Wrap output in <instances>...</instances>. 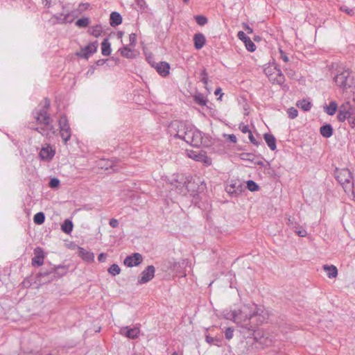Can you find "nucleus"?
Here are the masks:
<instances>
[{
	"label": "nucleus",
	"instance_id": "obj_40",
	"mask_svg": "<svg viewBox=\"0 0 355 355\" xmlns=\"http://www.w3.org/2000/svg\"><path fill=\"white\" fill-rule=\"evenodd\" d=\"M89 24V19L87 17H82L76 21V25L78 27H87Z\"/></svg>",
	"mask_w": 355,
	"mask_h": 355
},
{
	"label": "nucleus",
	"instance_id": "obj_29",
	"mask_svg": "<svg viewBox=\"0 0 355 355\" xmlns=\"http://www.w3.org/2000/svg\"><path fill=\"white\" fill-rule=\"evenodd\" d=\"M273 69L276 71L277 73L276 76L274 78L272 77L270 80L273 81V83H276L278 85H282L285 81L284 74L282 73V71L279 69H277L276 67Z\"/></svg>",
	"mask_w": 355,
	"mask_h": 355
},
{
	"label": "nucleus",
	"instance_id": "obj_23",
	"mask_svg": "<svg viewBox=\"0 0 355 355\" xmlns=\"http://www.w3.org/2000/svg\"><path fill=\"white\" fill-rule=\"evenodd\" d=\"M263 138L270 149L275 150L277 148L275 137L271 134L266 133L263 135Z\"/></svg>",
	"mask_w": 355,
	"mask_h": 355
},
{
	"label": "nucleus",
	"instance_id": "obj_46",
	"mask_svg": "<svg viewBox=\"0 0 355 355\" xmlns=\"http://www.w3.org/2000/svg\"><path fill=\"white\" fill-rule=\"evenodd\" d=\"M340 10L343 12H345V13H347L348 15L349 16H352L354 15L355 12H354V10L352 9V8H348L347 6L345 5H343L340 7Z\"/></svg>",
	"mask_w": 355,
	"mask_h": 355
},
{
	"label": "nucleus",
	"instance_id": "obj_16",
	"mask_svg": "<svg viewBox=\"0 0 355 355\" xmlns=\"http://www.w3.org/2000/svg\"><path fill=\"white\" fill-rule=\"evenodd\" d=\"M237 37L239 40L243 41L245 45L246 49L250 51L253 52L256 49L255 44L252 42L249 37H248L245 33L243 31H239L237 34Z\"/></svg>",
	"mask_w": 355,
	"mask_h": 355
},
{
	"label": "nucleus",
	"instance_id": "obj_30",
	"mask_svg": "<svg viewBox=\"0 0 355 355\" xmlns=\"http://www.w3.org/2000/svg\"><path fill=\"white\" fill-rule=\"evenodd\" d=\"M73 223L69 219H66L61 225V230L66 234H70L73 230Z\"/></svg>",
	"mask_w": 355,
	"mask_h": 355
},
{
	"label": "nucleus",
	"instance_id": "obj_62",
	"mask_svg": "<svg viewBox=\"0 0 355 355\" xmlns=\"http://www.w3.org/2000/svg\"><path fill=\"white\" fill-rule=\"evenodd\" d=\"M221 92H222V89H221L220 87L217 88V89H216V91L214 92V94H215L216 96H217V95H218V94H220V97H219V99H221V98H222V95H223V94L221 93Z\"/></svg>",
	"mask_w": 355,
	"mask_h": 355
},
{
	"label": "nucleus",
	"instance_id": "obj_43",
	"mask_svg": "<svg viewBox=\"0 0 355 355\" xmlns=\"http://www.w3.org/2000/svg\"><path fill=\"white\" fill-rule=\"evenodd\" d=\"M194 18L197 24L200 26H204L208 21L207 18L203 15H196Z\"/></svg>",
	"mask_w": 355,
	"mask_h": 355
},
{
	"label": "nucleus",
	"instance_id": "obj_12",
	"mask_svg": "<svg viewBox=\"0 0 355 355\" xmlns=\"http://www.w3.org/2000/svg\"><path fill=\"white\" fill-rule=\"evenodd\" d=\"M143 261V257L138 252L133 253L130 256H128L123 263L128 267H133L139 266Z\"/></svg>",
	"mask_w": 355,
	"mask_h": 355
},
{
	"label": "nucleus",
	"instance_id": "obj_8",
	"mask_svg": "<svg viewBox=\"0 0 355 355\" xmlns=\"http://www.w3.org/2000/svg\"><path fill=\"white\" fill-rule=\"evenodd\" d=\"M202 182L198 177H191L190 179H187L184 181L183 187H185L186 190L192 193L198 192L201 189Z\"/></svg>",
	"mask_w": 355,
	"mask_h": 355
},
{
	"label": "nucleus",
	"instance_id": "obj_15",
	"mask_svg": "<svg viewBox=\"0 0 355 355\" xmlns=\"http://www.w3.org/2000/svg\"><path fill=\"white\" fill-rule=\"evenodd\" d=\"M189 157L197 161L200 162L205 164L207 166H209L211 164V160L209 157H208L205 153H197L195 151H191L189 154Z\"/></svg>",
	"mask_w": 355,
	"mask_h": 355
},
{
	"label": "nucleus",
	"instance_id": "obj_7",
	"mask_svg": "<svg viewBox=\"0 0 355 355\" xmlns=\"http://www.w3.org/2000/svg\"><path fill=\"white\" fill-rule=\"evenodd\" d=\"M334 80L336 85L343 91L349 88L352 83V78L350 77V73L348 70H345L341 73H338L334 77Z\"/></svg>",
	"mask_w": 355,
	"mask_h": 355
},
{
	"label": "nucleus",
	"instance_id": "obj_59",
	"mask_svg": "<svg viewBox=\"0 0 355 355\" xmlns=\"http://www.w3.org/2000/svg\"><path fill=\"white\" fill-rule=\"evenodd\" d=\"M228 139L232 143H236L237 141L236 137L233 134L228 135Z\"/></svg>",
	"mask_w": 355,
	"mask_h": 355
},
{
	"label": "nucleus",
	"instance_id": "obj_49",
	"mask_svg": "<svg viewBox=\"0 0 355 355\" xmlns=\"http://www.w3.org/2000/svg\"><path fill=\"white\" fill-rule=\"evenodd\" d=\"M129 44L127 45L128 46H135V44H136V42H137V35L135 33H131L130 35H129Z\"/></svg>",
	"mask_w": 355,
	"mask_h": 355
},
{
	"label": "nucleus",
	"instance_id": "obj_11",
	"mask_svg": "<svg viewBox=\"0 0 355 355\" xmlns=\"http://www.w3.org/2000/svg\"><path fill=\"white\" fill-rule=\"evenodd\" d=\"M155 269L153 266H148L141 273L138 284H143L150 281L155 276Z\"/></svg>",
	"mask_w": 355,
	"mask_h": 355
},
{
	"label": "nucleus",
	"instance_id": "obj_26",
	"mask_svg": "<svg viewBox=\"0 0 355 355\" xmlns=\"http://www.w3.org/2000/svg\"><path fill=\"white\" fill-rule=\"evenodd\" d=\"M323 269L327 272V277L330 279L335 278L338 275L337 268L334 265H324Z\"/></svg>",
	"mask_w": 355,
	"mask_h": 355
},
{
	"label": "nucleus",
	"instance_id": "obj_63",
	"mask_svg": "<svg viewBox=\"0 0 355 355\" xmlns=\"http://www.w3.org/2000/svg\"><path fill=\"white\" fill-rule=\"evenodd\" d=\"M206 341L209 343V344H211L213 343V342L214 341V338L213 337H211V336H206Z\"/></svg>",
	"mask_w": 355,
	"mask_h": 355
},
{
	"label": "nucleus",
	"instance_id": "obj_31",
	"mask_svg": "<svg viewBox=\"0 0 355 355\" xmlns=\"http://www.w3.org/2000/svg\"><path fill=\"white\" fill-rule=\"evenodd\" d=\"M337 109H338V104L334 101H331L329 103V105L324 107L325 112L329 115H331V116L334 115L336 112Z\"/></svg>",
	"mask_w": 355,
	"mask_h": 355
},
{
	"label": "nucleus",
	"instance_id": "obj_34",
	"mask_svg": "<svg viewBox=\"0 0 355 355\" xmlns=\"http://www.w3.org/2000/svg\"><path fill=\"white\" fill-rule=\"evenodd\" d=\"M194 101L201 106H205L207 104V99L202 94H198L194 96Z\"/></svg>",
	"mask_w": 355,
	"mask_h": 355
},
{
	"label": "nucleus",
	"instance_id": "obj_13",
	"mask_svg": "<svg viewBox=\"0 0 355 355\" xmlns=\"http://www.w3.org/2000/svg\"><path fill=\"white\" fill-rule=\"evenodd\" d=\"M44 259V250L40 247L34 249V257L32 259L31 264L33 266H40L43 265Z\"/></svg>",
	"mask_w": 355,
	"mask_h": 355
},
{
	"label": "nucleus",
	"instance_id": "obj_17",
	"mask_svg": "<svg viewBox=\"0 0 355 355\" xmlns=\"http://www.w3.org/2000/svg\"><path fill=\"white\" fill-rule=\"evenodd\" d=\"M33 130L40 133L42 136L51 137L56 132L54 126L51 124L50 125H43L41 127L33 128Z\"/></svg>",
	"mask_w": 355,
	"mask_h": 355
},
{
	"label": "nucleus",
	"instance_id": "obj_14",
	"mask_svg": "<svg viewBox=\"0 0 355 355\" xmlns=\"http://www.w3.org/2000/svg\"><path fill=\"white\" fill-rule=\"evenodd\" d=\"M287 225L292 229L299 236L304 237L306 236V231L301 227L297 222L294 221V218H288Z\"/></svg>",
	"mask_w": 355,
	"mask_h": 355
},
{
	"label": "nucleus",
	"instance_id": "obj_39",
	"mask_svg": "<svg viewBox=\"0 0 355 355\" xmlns=\"http://www.w3.org/2000/svg\"><path fill=\"white\" fill-rule=\"evenodd\" d=\"M108 272L113 276H116V275H119L121 272L120 267L116 264L114 263L111 265V266L108 268Z\"/></svg>",
	"mask_w": 355,
	"mask_h": 355
},
{
	"label": "nucleus",
	"instance_id": "obj_45",
	"mask_svg": "<svg viewBox=\"0 0 355 355\" xmlns=\"http://www.w3.org/2000/svg\"><path fill=\"white\" fill-rule=\"evenodd\" d=\"M288 117L291 119H294L297 116L298 111L295 107H290L287 110Z\"/></svg>",
	"mask_w": 355,
	"mask_h": 355
},
{
	"label": "nucleus",
	"instance_id": "obj_3",
	"mask_svg": "<svg viewBox=\"0 0 355 355\" xmlns=\"http://www.w3.org/2000/svg\"><path fill=\"white\" fill-rule=\"evenodd\" d=\"M191 125V124L187 122L175 120L171 121L168 125V132L170 135H173L175 138L185 141Z\"/></svg>",
	"mask_w": 355,
	"mask_h": 355
},
{
	"label": "nucleus",
	"instance_id": "obj_4",
	"mask_svg": "<svg viewBox=\"0 0 355 355\" xmlns=\"http://www.w3.org/2000/svg\"><path fill=\"white\" fill-rule=\"evenodd\" d=\"M336 178L345 192L353 191L354 182L352 173L348 168L336 169Z\"/></svg>",
	"mask_w": 355,
	"mask_h": 355
},
{
	"label": "nucleus",
	"instance_id": "obj_28",
	"mask_svg": "<svg viewBox=\"0 0 355 355\" xmlns=\"http://www.w3.org/2000/svg\"><path fill=\"white\" fill-rule=\"evenodd\" d=\"M101 51L103 55L107 56L111 53V44L108 38H105L101 43Z\"/></svg>",
	"mask_w": 355,
	"mask_h": 355
},
{
	"label": "nucleus",
	"instance_id": "obj_20",
	"mask_svg": "<svg viewBox=\"0 0 355 355\" xmlns=\"http://www.w3.org/2000/svg\"><path fill=\"white\" fill-rule=\"evenodd\" d=\"M78 256L85 261L93 262L94 260V254L90 251H87L83 248H78Z\"/></svg>",
	"mask_w": 355,
	"mask_h": 355
},
{
	"label": "nucleus",
	"instance_id": "obj_27",
	"mask_svg": "<svg viewBox=\"0 0 355 355\" xmlns=\"http://www.w3.org/2000/svg\"><path fill=\"white\" fill-rule=\"evenodd\" d=\"M60 132L64 143L66 144L70 139L71 135L70 127L60 128Z\"/></svg>",
	"mask_w": 355,
	"mask_h": 355
},
{
	"label": "nucleus",
	"instance_id": "obj_2",
	"mask_svg": "<svg viewBox=\"0 0 355 355\" xmlns=\"http://www.w3.org/2000/svg\"><path fill=\"white\" fill-rule=\"evenodd\" d=\"M230 314V316L227 318H231L234 320V322L241 324L242 327L248 330H252V327L250 324H242V322H245L248 320H250L252 317L257 314V312L249 311V307L245 306L242 310H234L232 311Z\"/></svg>",
	"mask_w": 355,
	"mask_h": 355
},
{
	"label": "nucleus",
	"instance_id": "obj_44",
	"mask_svg": "<svg viewBox=\"0 0 355 355\" xmlns=\"http://www.w3.org/2000/svg\"><path fill=\"white\" fill-rule=\"evenodd\" d=\"M58 123L59 128H66L67 126H69L68 119L65 115H62L60 117Z\"/></svg>",
	"mask_w": 355,
	"mask_h": 355
},
{
	"label": "nucleus",
	"instance_id": "obj_18",
	"mask_svg": "<svg viewBox=\"0 0 355 355\" xmlns=\"http://www.w3.org/2000/svg\"><path fill=\"white\" fill-rule=\"evenodd\" d=\"M54 155L55 150L49 145L42 147L40 152V157L43 160H51Z\"/></svg>",
	"mask_w": 355,
	"mask_h": 355
},
{
	"label": "nucleus",
	"instance_id": "obj_32",
	"mask_svg": "<svg viewBox=\"0 0 355 355\" xmlns=\"http://www.w3.org/2000/svg\"><path fill=\"white\" fill-rule=\"evenodd\" d=\"M121 55L126 58H132L134 57V53L132 50L128 48V46H124L123 48L119 50Z\"/></svg>",
	"mask_w": 355,
	"mask_h": 355
},
{
	"label": "nucleus",
	"instance_id": "obj_10",
	"mask_svg": "<svg viewBox=\"0 0 355 355\" xmlns=\"http://www.w3.org/2000/svg\"><path fill=\"white\" fill-rule=\"evenodd\" d=\"M98 166L105 170L112 169L113 172H118L121 168L120 162L114 159H101L98 162Z\"/></svg>",
	"mask_w": 355,
	"mask_h": 355
},
{
	"label": "nucleus",
	"instance_id": "obj_19",
	"mask_svg": "<svg viewBox=\"0 0 355 355\" xmlns=\"http://www.w3.org/2000/svg\"><path fill=\"white\" fill-rule=\"evenodd\" d=\"M157 73L162 76H166L169 74L170 65L166 62H160L159 63L156 64V65L153 64Z\"/></svg>",
	"mask_w": 355,
	"mask_h": 355
},
{
	"label": "nucleus",
	"instance_id": "obj_36",
	"mask_svg": "<svg viewBox=\"0 0 355 355\" xmlns=\"http://www.w3.org/2000/svg\"><path fill=\"white\" fill-rule=\"evenodd\" d=\"M57 20L60 23H71L73 20V17L70 15V14H66L62 17V15L60 16H55Z\"/></svg>",
	"mask_w": 355,
	"mask_h": 355
},
{
	"label": "nucleus",
	"instance_id": "obj_21",
	"mask_svg": "<svg viewBox=\"0 0 355 355\" xmlns=\"http://www.w3.org/2000/svg\"><path fill=\"white\" fill-rule=\"evenodd\" d=\"M194 46L196 49H201L206 42L205 35L201 33H196L193 36Z\"/></svg>",
	"mask_w": 355,
	"mask_h": 355
},
{
	"label": "nucleus",
	"instance_id": "obj_24",
	"mask_svg": "<svg viewBox=\"0 0 355 355\" xmlns=\"http://www.w3.org/2000/svg\"><path fill=\"white\" fill-rule=\"evenodd\" d=\"M110 25L113 27L120 25L122 23L121 15L117 12H112L110 18Z\"/></svg>",
	"mask_w": 355,
	"mask_h": 355
},
{
	"label": "nucleus",
	"instance_id": "obj_33",
	"mask_svg": "<svg viewBox=\"0 0 355 355\" xmlns=\"http://www.w3.org/2000/svg\"><path fill=\"white\" fill-rule=\"evenodd\" d=\"M339 111L346 112L348 114H354V110L349 101L345 102L340 106Z\"/></svg>",
	"mask_w": 355,
	"mask_h": 355
},
{
	"label": "nucleus",
	"instance_id": "obj_35",
	"mask_svg": "<svg viewBox=\"0 0 355 355\" xmlns=\"http://www.w3.org/2000/svg\"><path fill=\"white\" fill-rule=\"evenodd\" d=\"M45 215L43 212L37 213L33 217V221L37 225H42L44 223Z\"/></svg>",
	"mask_w": 355,
	"mask_h": 355
},
{
	"label": "nucleus",
	"instance_id": "obj_38",
	"mask_svg": "<svg viewBox=\"0 0 355 355\" xmlns=\"http://www.w3.org/2000/svg\"><path fill=\"white\" fill-rule=\"evenodd\" d=\"M102 33V27L101 25H96L92 27L89 30V33L96 37L101 35Z\"/></svg>",
	"mask_w": 355,
	"mask_h": 355
},
{
	"label": "nucleus",
	"instance_id": "obj_55",
	"mask_svg": "<svg viewBox=\"0 0 355 355\" xmlns=\"http://www.w3.org/2000/svg\"><path fill=\"white\" fill-rule=\"evenodd\" d=\"M109 224L112 227L116 228L119 226V221L115 218H112L110 220Z\"/></svg>",
	"mask_w": 355,
	"mask_h": 355
},
{
	"label": "nucleus",
	"instance_id": "obj_50",
	"mask_svg": "<svg viewBox=\"0 0 355 355\" xmlns=\"http://www.w3.org/2000/svg\"><path fill=\"white\" fill-rule=\"evenodd\" d=\"M233 332H234V329L232 328H231V327L227 328L225 330V336L226 339H227V340L232 339L233 337Z\"/></svg>",
	"mask_w": 355,
	"mask_h": 355
},
{
	"label": "nucleus",
	"instance_id": "obj_41",
	"mask_svg": "<svg viewBox=\"0 0 355 355\" xmlns=\"http://www.w3.org/2000/svg\"><path fill=\"white\" fill-rule=\"evenodd\" d=\"M240 158L243 160H248V161L255 162V161H254L255 155L252 153H242L240 154Z\"/></svg>",
	"mask_w": 355,
	"mask_h": 355
},
{
	"label": "nucleus",
	"instance_id": "obj_57",
	"mask_svg": "<svg viewBox=\"0 0 355 355\" xmlns=\"http://www.w3.org/2000/svg\"><path fill=\"white\" fill-rule=\"evenodd\" d=\"M272 69L271 67H268L264 69L266 75L269 78L270 80L272 78Z\"/></svg>",
	"mask_w": 355,
	"mask_h": 355
},
{
	"label": "nucleus",
	"instance_id": "obj_5",
	"mask_svg": "<svg viewBox=\"0 0 355 355\" xmlns=\"http://www.w3.org/2000/svg\"><path fill=\"white\" fill-rule=\"evenodd\" d=\"M66 272L67 268L65 266H58L56 267L51 268L49 270L40 272L37 274V279L40 282H42L43 278H46L43 283L50 282L63 276Z\"/></svg>",
	"mask_w": 355,
	"mask_h": 355
},
{
	"label": "nucleus",
	"instance_id": "obj_64",
	"mask_svg": "<svg viewBox=\"0 0 355 355\" xmlns=\"http://www.w3.org/2000/svg\"><path fill=\"white\" fill-rule=\"evenodd\" d=\"M200 76H201V78L208 76V73L206 71V69H205V68L203 69V70L200 73Z\"/></svg>",
	"mask_w": 355,
	"mask_h": 355
},
{
	"label": "nucleus",
	"instance_id": "obj_58",
	"mask_svg": "<svg viewBox=\"0 0 355 355\" xmlns=\"http://www.w3.org/2000/svg\"><path fill=\"white\" fill-rule=\"evenodd\" d=\"M107 258V254L105 253H101L98 257V260L100 262H104Z\"/></svg>",
	"mask_w": 355,
	"mask_h": 355
},
{
	"label": "nucleus",
	"instance_id": "obj_48",
	"mask_svg": "<svg viewBox=\"0 0 355 355\" xmlns=\"http://www.w3.org/2000/svg\"><path fill=\"white\" fill-rule=\"evenodd\" d=\"M49 185L52 189L57 188L60 185V180L56 178H51Z\"/></svg>",
	"mask_w": 355,
	"mask_h": 355
},
{
	"label": "nucleus",
	"instance_id": "obj_1",
	"mask_svg": "<svg viewBox=\"0 0 355 355\" xmlns=\"http://www.w3.org/2000/svg\"><path fill=\"white\" fill-rule=\"evenodd\" d=\"M193 147L210 146L212 144L211 137L209 135L203 134L201 131L196 129L193 125H191L189 131L187 133L185 141Z\"/></svg>",
	"mask_w": 355,
	"mask_h": 355
},
{
	"label": "nucleus",
	"instance_id": "obj_37",
	"mask_svg": "<svg viewBox=\"0 0 355 355\" xmlns=\"http://www.w3.org/2000/svg\"><path fill=\"white\" fill-rule=\"evenodd\" d=\"M297 105L300 107L304 111H309L311 107V103L305 99H303L302 101H300Z\"/></svg>",
	"mask_w": 355,
	"mask_h": 355
},
{
	"label": "nucleus",
	"instance_id": "obj_52",
	"mask_svg": "<svg viewBox=\"0 0 355 355\" xmlns=\"http://www.w3.org/2000/svg\"><path fill=\"white\" fill-rule=\"evenodd\" d=\"M240 130L243 133H249L251 132L249 129V127L248 125H245L244 123H241L239 125Z\"/></svg>",
	"mask_w": 355,
	"mask_h": 355
},
{
	"label": "nucleus",
	"instance_id": "obj_61",
	"mask_svg": "<svg viewBox=\"0 0 355 355\" xmlns=\"http://www.w3.org/2000/svg\"><path fill=\"white\" fill-rule=\"evenodd\" d=\"M107 60V59H100L96 61V64L98 66H102L106 62Z\"/></svg>",
	"mask_w": 355,
	"mask_h": 355
},
{
	"label": "nucleus",
	"instance_id": "obj_25",
	"mask_svg": "<svg viewBox=\"0 0 355 355\" xmlns=\"http://www.w3.org/2000/svg\"><path fill=\"white\" fill-rule=\"evenodd\" d=\"M320 132L324 138H329L333 135V128L330 124H325L320 127Z\"/></svg>",
	"mask_w": 355,
	"mask_h": 355
},
{
	"label": "nucleus",
	"instance_id": "obj_54",
	"mask_svg": "<svg viewBox=\"0 0 355 355\" xmlns=\"http://www.w3.org/2000/svg\"><path fill=\"white\" fill-rule=\"evenodd\" d=\"M347 121L351 127L354 128L355 126V117L354 114H350Z\"/></svg>",
	"mask_w": 355,
	"mask_h": 355
},
{
	"label": "nucleus",
	"instance_id": "obj_9",
	"mask_svg": "<svg viewBox=\"0 0 355 355\" xmlns=\"http://www.w3.org/2000/svg\"><path fill=\"white\" fill-rule=\"evenodd\" d=\"M98 44L97 41L90 42L88 45L81 49L80 52H76V55L80 58L88 59V58L94 54L98 48Z\"/></svg>",
	"mask_w": 355,
	"mask_h": 355
},
{
	"label": "nucleus",
	"instance_id": "obj_53",
	"mask_svg": "<svg viewBox=\"0 0 355 355\" xmlns=\"http://www.w3.org/2000/svg\"><path fill=\"white\" fill-rule=\"evenodd\" d=\"M242 26L244 28V30L247 32L248 34H252L253 33V29L250 28L248 24L243 23Z\"/></svg>",
	"mask_w": 355,
	"mask_h": 355
},
{
	"label": "nucleus",
	"instance_id": "obj_22",
	"mask_svg": "<svg viewBox=\"0 0 355 355\" xmlns=\"http://www.w3.org/2000/svg\"><path fill=\"white\" fill-rule=\"evenodd\" d=\"M121 333L124 334L126 337L130 339H135L138 337L139 334V329L138 328H131V329H121Z\"/></svg>",
	"mask_w": 355,
	"mask_h": 355
},
{
	"label": "nucleus",
	"instance_id": "obj_47",
	"mask_svg": "<svg viewBox=\"0 0 355 355\" xmlns=\"http://www.w3.org/2000/svg\"><path fill=\"white\" fill-rule=\"evenodd\" d=\"M349 115L350 114H348L346 112L345 113V112L338 111L337 118L339 121L343 122L349 118Z\"/></svg>",
	"mask_w": 355,
	"mask_h": 355
},
{
	"label": "nucleus",
	"instance_id": "obj_51",
	"mask_svg": "<svg viewBox=\"0 0 355 355\" xmlns=\"http://www.w3.org/2000/svg\"><path fill=\"white\" fill-rule=\"evenodd\" d=\"M248 137H249V139L250 140V141L255 146H259V144H261L262 143L261 140L258 141L256 140V139L254 138V137L253 136L252 132H250V134L248 135Z\"/></svg>",
	"mask_w": 355,
	"mask_h": 355
},
{
	"label": "nucleus",
	"instance_id": "obj_6",
	"mask_svg": "<svg viewBox=\"0 0 355 355\" xmlns=\"http://www.w3.org/2000/svg\"><path fill=\"white\" fill-rule=\"evenodd\" d=\"M50 107V101L47 98L44 99V105L33 111V114L37 122L42 125H50L52 123V119L48 114V110Z\"/></svg>",
	"mask_w": 355,
	"mask_h": 355
},
{
	"label": "nucleus",
	"instance_id": "obj_60",
	"mask_svg": "<svg viewBox=\"0 0 355 355\" xmlns=\"http://www.w3.org/2000/svg\"><path fill=\"white\" fill-rule=\"evenodd\" d=\"M281 58L285 62H287L288 61V57L281 50Z\"/></svg>",
	"mask_w": 355,
	"mask_h": 355
},
{
	"label": "nucleus",
	"instance_id": "obj_56",
	"mask_svg": "<svg viewBox=\"0 0 355 355\" xmlns=\"http://www.w3.org/2000/svg\"><path fill=\"white\" fill-rule=\"evenodd\" d=\"M285 71H286V75H287L288 77H290V78H294V76H295V71H294V70H293V69H285Z\"/></svg>",
	"mask_w": 355,
	"mask_h": 355
},
{
	"label": "nucleus",
	"instance_id": "obj_42",
	"mask_svg": "<svg viewBox=\"0 0 355 355\" xmlns=\"http://www.w3.org/2000/svg\"><path fill=\"white\" fill-rule=\"evenodd\" d=\"M247 188L248 189V190H250V191H258L259 189V185L255 182H254L253 180H248L247 182Z\"/></svg>",
	"mask_w": 355,
	"mask_h": 355
}]
</instances>
